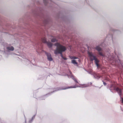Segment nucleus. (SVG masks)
Instances as JSON below:
<instances>
[{
	"label": "nucleus",
	"instance_id": "nucleus-11",
	"mask_svg": "<svg viewBox=\"0 0 123 123\" xmlns=\"http://www.w3.org/2000/svg\"><path fill=\"white\" fill-rule=\"evenodd\" d=\"M81 87H87L88 86L86 85H81Z\"/></svg>",
	"mask_w": 123,
	"mask_h": 123
},
{
	"label": "nucleus",
	"instance_id": "nucleus-2",
	"mask_svg": "<svg viewBox=\"0 0 123 123\" xmlns=\"http://www.w3.org/2000/svg\"><path fill=\"white\" fill-rule=\"evenodd\" d=\"M88 54L91 60L92 61L93 60H94L95 61L96 64L97 66L98 67V61L97 60L96 57L93 55L92 53L89 52H88Z\"/></svg>",
	"mask_w": 123,
	"mask_h": 123
},
{
	"label": "nucleus",
	"instance_id": "nucleus-12",
	"mask_svg": "<svg viewBox=\"0 0 123 123\" xmlns=\"http://www.w3.org/2000/svg\"><path fill=\"white\" fill-rule=\"evenodd\" d=\"M116 90L118 91H119L120 92H121V90L118 88H117Z\"/></svg>",
	"mask_w": 123,
	"mask_h": 123
},
{
	"label": "nucleus",
	"instance_id": "nucleus-9",
	"mask_svg": "<svg viewBox=\"0 0 123 123\" xmlns=\"http://www.w3.org/2000/svg\"><path fill=\"white\" fill-rule=\"evenodd\" d=\"M96 49L98 51H100L101 50V48L98 46H97Z\"/></svg>",
	"mask_w": 123,
	"mask_h": 123
},
{
	"label": "nucleus",
	"instance_id": "nucleus-14",
	"mask_svg": "<svg viewBox=\"0 0 123 123\" xmlns=\"http://www.w3.org/2000/svg\"><path fill=\"white\" fill-rule=\"evenodd\" d=\"M99 54H100V55H102V53L101 52H99Z\"/></svg>",
	"mask_w": 123,
	"mask_h": 123
},
{
	"label": "nucleus",
	"instance_id": "nucleus-7",
	"mask_svg": "<svg viewBox=\"0 0 123 123\" xmlns=\"http://www.w3.org/2000/svg\"><path fill=\"white\" fill-rule=\"evenodd\" d=\"M7 50L11 51H13L14 49V48L12 46L7 47Z\"/></svg>",
	"mask_w": 123,
	"mask_h": 123
},
{
	"label": "nucleus",
	"instance_id": "nucleus-8",
	"mask_svg": "<svg viewBox=\"0 0 123 123\" xmlns=\"http://www.w3.org/2000/svg\"><path fill=\"white\" fill-rule=\"evenodd\" d=\"M42 41L44 43H47V42L46 41V38L45 37H43L42 38Z\"/></svg>",
	"mask_w": 123,
	"mask_h": 123
},
{
	"label": "nucleus",
	"instance_id": "nucleus-3",
	"mask_svg": "<svg viewBox=\"0 0 123 123\" xmlns=\"http://www.w3.org/2000/svg\"><path fill=\"white\" fill-rule=\"evenodd\" d=\"M70 58L71 59H74V60H72V62L73 64H77V63L76 62V61L74 59H78V61H80V60L77 57L75 56H71L70 57Z\"/></svg>",
	"mask_w": 123,
	"mask_h": 123
},
{
	"label": "nucleus",
	"instance_id": "nucleus-16",
	"mask_svg": "<svg viewBox=\"0 0 123 123\" xmlns=\"http://www.w3.org/2000/svg\"><path fill=\"white\" fill-rule=\"evenodd\" d=\"M122 103H123V98H122Z\"/></svg>",
	"mask_w": 123,
	"mask_h": 123
},
{
	"label": "nucleus",
	"instance_id": "nucleus-10",
	"mask_svg": "<svg viewBox=\"0 0 123 123\" xmlns=\"http://www.w3.org/2000/svg\"><path fill=\"white\" fill-rule=\"evenodd\" d=\"M76 87L75 86H74V87H67V88H62V89H63V90L66 89H67L69 88H75Z\"/></svg>",
	"mask_w": 123,
	"mask_h": 123
},
{
	"label": "nucleus",
	"instance_id": "nucleus-15",
	"mask_svg": "<svg viewBox=\"0 0 123 123\" xmlns=\"http://www.w3.org/2000/svg\"><path fill=\"white\" fill-rule=\"evenodd\" d=\"M104 84L105 85H106V83H105L104 82Z\"/></svg>",
	"mask_w": 123,
	"mask_h": 123
},
{
	"label": "nucleus",
	"instance_id": "nucleus-1",
	"mask_svg": "<svg viewBox=\"0 0 123 123\" xmlns=\"http://www.w3.org/2000/svg\"><path fill=\"white\" fill-rule=\"evenodd\" d=\"M54 45L56 47V48L54 50V53L56 55L60 54L62 58L65 60L66 59L63 57L62 54V52L65 51L66 49V48L59 43H55Z\"/></svg>",
	"mask_w": 123,
	"mask_h": 123
},
{
	"label": "nucleus",
	"instance_id": "nucleus-13",
	"mask_svg": "<svg viewBox=\"0 0 123 123\" xmlns=\"http://www.w3.org/2000/svg\"><path fill=\"white\" fill-rule=\"evenodd\" d=\"M74 80L76 83H78V82L75 79H74Z\"/></svg>",
	"mask_w": 123,
	"mask_h": 123
},
{
	"label": "nucleus",
	"instance_id": "nucleus-4",
	"mask_svg": "<svg viewBox=\"0 0 123 123\" xmlns=\"http://www.w3.org/2000/svg\"><path fill=\"white\" fill-rule=\"evenodd\" d=\"M46 54L47 56V58L48 60L50 61H52L53 59L51 57V54L48 53H46Z\"/></svg>",
	"mask_w": 123,
	"mask_h": 123
},
{
	"label": "nucleus",
	"instance_id": "nucleus-6",
	"mask_svg": "<svg viewBox=\"0 0 123 123\" xmlns=\"http://www.w3.org/2000/svg\"><path fill=\"white\" fill-rule=\"evenodd\" d=\"M46 43L48 46L49 48H51L53 45V44L50 42H48Z\"/></svg>",
	"mask_w": 123,
	"mask_h": 123
},
{
	"label": "nucleus",
	"instance_id": "nucleus-5",
	"mask_svg": "<svg viewBox=\"0 0 123 123\" xmlns=\"http://www.w3.org/2000/svg\"><path fill=\"white\" fill-rule=\"evenodd\" d=\"M50 38L51 39V41L52 42H55L58 41V40L56 38L53 37L51 36L50 37Z\"/></svg>",
	"mask_w": 123,
	"mask_h": 123
}]
</instances>
